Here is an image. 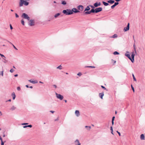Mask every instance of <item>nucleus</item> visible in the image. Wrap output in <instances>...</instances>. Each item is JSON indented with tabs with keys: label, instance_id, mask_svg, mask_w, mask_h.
<instances>
[{
	"label": "nucleus",
	"instance_id": "nucleus-35",
	"mask_svg": "<svg viewBox=\"0 0 145 145\" xmlns=\"http://www.w3.org/2000/svg\"><path fill=\"white\" fill-rule=\"evenodd\" d=\"M57 69H62V67L61 66V65H60L59 66L57 67Z\"/></svg>",
	"mask_w": 145,
	"mask_h": 145
},
{
	"label": "nucleus",
	"instance_id": "nucleus-52",
	"mask_svg": "<svg viewBox=\"0 0 145 145\" xmlns=\"http://www.w3.org/2000/svg\"><path fill=\"white\" fill-rule=\"evenodd\" d=\"M115 118V116H114L112 118V121H114Z\"/></svg>",
	"mask_w": 145,
	"mask_h": 145
},
{
	"label": "nucleus",
	"instance_id": "nucleus-44",
	"mask_svg": "<svg viewBox=\"0 0 145 145\" xmlns=\"http://www.w3.org/2000/svg\"><path fill=\"white\" fill-rule=\"evenodd\" d=\"M12 46H13V48L14 49H15L16 50H18L17 48L14 46V44Z\"/></svg>",
	"mask_w": 145,
	"mask_h": 145
},
{
	"label": "nucleus",
	"instance_id": "nucleus-4",
	"mask_svg": "<svg viewBox=\"0 0 145 145\" xmlns=\"http://www.w3.org/2000/svg\"><path fill=\"white\" fill-rule=\"evenodd\" d=\"M22 17L25 19H27L28 20H29V17L27 14H25V13H23L22 14Z\"/></svg>",
	"mask_w": 145,
	"mask_h": 145
},
{
	"label": "nucleus",
	"instance_id": "nucleus-20",
	"mask_svg": "<svg viewBox=\"0 0 145 145\" xmlns=\"http://www.w3.org/2000/svg\"><path fill=\"white\" fill-rule=\"evenodd\" d=\"M125 56L127 57H129L130 55L129 54V52L127 51H126V53L125 54Z\"/></svg>",
	"mask_w": 145,
	"mask_h": 145
},
{
	"label": "nucleus",
	"instance_id": "nucleus-27",
	"mask_svg": "<svg viewBox=\"0 0 145 145\" xmlns=\"http://www.w3.org/2000/svg\"><path fill=\"white\" fill-rule=\"evenodd\" d=\"M16 108V107H15L14 106H13L10 109L12 110H14Z\"/></svg>",
	"mask_w": 145,
	"mask_h": 145
},
{
	"label": "nucleus",
	"instance_id": "nucleus-43",
	"mask_svg": "<svg viewBox=\"0 0 145 145\" xmlns=\"http://www.w3.org/2000/svg\"><path fill=\"white\" fill-rule=\"evenodd\" d=\"M0 140H1V143H2V142H6V141H5L4 142H3V139L2 138H0Z\"/></svg>",
	"mask_w": 145,
	"mask_h": 145
},
{
	"label": "nucleus",
	"instance_id": "nucleus-55",
	"mask_svg": "<svg viewBox=\"0 0 145 145\" xmlns=\"http://www.w3.org/2000/svg\"><path fill=\"white\" fill-rule=\"evenodd\" d=\"M110 130L111 131H113L112 127V126H111L110 127Z\"/></svg>",
	"mask_w": 145,
	"mask_h": 145
},
{
	"label": "nucleus",
	"instance_id": "nucleus-22",
	"mask_svg": "<svg viewBox=\"0 0 145 145\" xmlns=\"http://www.w3.org/2000/svg\"><path fill=\"white\" fill-rule=\"evenodd\" d=\"M12 95L13 97V100H14L16 98V96L15 94V93L14 92L12 93Z\"/></svg>",
	"mask_w": 145,
	"mask_h": 145
},
{
	"label": "nucleus",
	"instance_id": "nucleus-13",
	"mask_svg": "<svg viewBox=\"0 0 145 145\" xmlns=\"http://www.w3.org/2000/svg\"><path fill=\"white\" fill-rule=\"evenodd\" d=\"M119 4L118 2H115L114 4L111 7L112 9H113L114 7Z\"/></svg>",
	"mask_w": 145,
	"mask_h": 145
},
{
	"label": "nucleus",
	"instance_id": "nucleus-9",
	"mask_svg": "<svg viewBox=\"0 0 145 145\" xmlns=\"http://www.w3.org/2000/svg\"><path fill=\"white\" fill-rule=\"evenodd\" d=\"M71 11L72 12V14L73 13V12L75 13H77L78 12H80V11L78 10L76 8H73L71 10Z\"/></svg>",
	"mask_w": 145,
	"mask_h": 145
},
{
	"label": "nucleus",
	"instance_id": "nucleus-30",
	"mask_svg": "<svg viewBox=\"0 0 145 145\" xmlns=\"http://www.w3.org/2000/svg\"><path fill=\"white\" fill-rule=\"evenodd\" d=\"M133 47H134V49L135 52L136 53V48L135 47V43H134V44L133 45Z\"/></svg>",
	"mask_w": 145,
	"mask_h": 145
},
{
	"label": "nucleus",
	"instance_id": "nucleus-5",
	"mask_svg": "<svg viewBox=\"0 0 145 145\" xmlns=\"http://www.w3.org/2000/svg\"><path fill=\"white\" fill-rule=\"evenodd\" d=\"M56 97L58 99H59L60 100H62L63 99V95L57 93H56Z\"/></svg>",
	"mask_w": 145,
	"mask_h": 145
},
{
	"label": "nucleus",
	"instance_id": "nucleus-16",
	"mask_svg": "<svg viewBox=\"0 0 145 145\" xmlns=\"http://www.w3.org/2000/svg\"><path fill=\"white\" fill-rule=\"evenodd\" d=\"M140 138L141 140H145V137L143 134H142L140 135Z\"/></svg>",
	"mask_w": 145,
	"mask_h": 145
},
{
	"label": "nucleus",
	"instance_id": "nucleus-11",
	"mask_svg": "<svg viewBox=\"0 0 145 145\" xmlns=\"http://www.w3.org/2000/svg\"><path fill=\"white\" fill-rule=\"evenodd\" d=\"M78 8L80 11H82L84 8V7L82 5H79L78 6Z\"/></svg>",
	"mask_w": 145,
	"mask_h": 145
},
{
	"label": "nucleus",
	"instance_id": "nucleus-39",
	"mask_svg": "<svg viewBox=\"0 0 145 145\" xmlns=\"http://www.w3.org/2000/svg\"><path fill=\"white\" fill-rule=\"evenodd\" d=\"M14 71V69H11L10 70V72H11V73H12Z\"/></svg>",
	"mask_w": 145,
	"mask_h": 145
},
{
	"label": "nucleus",
	"instance_id": "nucleus-41",
	"mask_svg": "<svg viewBox=\"0 0 145 145\" xmlns=\"http://www.w3.org/2000/svg\"><path fill=\"white\" fill-rule=\"evenodd\" d=\"M82 74L80 72H79L77 74V75L78 76H80L82 75Z\"/></svg>",
	"mask_w": 145,
	"mask_h": 145
},
{
	"label": "nucleus",
	"instance_id": "nucleus-64",
	"mask_svg": "<svg viewBox=\"0 0 145 145\" xmlns=\"http://www.w3.org/2000/svg\"><path fill=\"white\" fill-rule=\"evenodd\" d=\"M25 86L27 88H29V86L28 85H26Z\"/></svg>",
	"mask_w": 145,
	"mask_h": 145
},
{
	"label": "nucleus",
	"instance_id": "nucleus-25",
	"mask_svg": "<svg viewBox=\"0 0 145 145\" xmlns=\"http://www.w3.org/2000/svg\"><path fill=\"white\" fill-rule=\"evenodd\" d=\"M85 127L86 128H87V129L88 130H89L91 128V127L90 126H85Z\"/></svg>",
	"mask_w": 145,
	"mask_h": 145
},
{
	"label": "nucleus",
	"instance_id": "nucleus-2",
	"mask_svg": "<svg viewBox=\"0 0 145 145\" xmlns=\"http://www.w3.org/2000/svg\"><path fill=\"white\" fill-rule=\"evenodd\" d=\"M62 12L64 14L66 15H69L72 14V12L71 11V10L70 9L63 10Z\"/></svg>",
	"mask_w": 145,
	"mask_h": 145
},
{
	"label": "nucleus",
	"instance_id": "nucleus-42",
	"mask_svg": "<svg viewBox=\"0 0 145 145\" xmlns=\"http://www.w3.org/2000/svg\"><path fill=\"white\" fill-rule=\"evenodd\" d=\"M0 56L2 57H3V58H6V57H5V56L2 54H0Z\"/></svg>",
	"mask_w": 145,
	"mask_h": 145
},
{
	"label": "nucleus",
	"instance_id": "nucleus-54",
	"mask_svg": "<svg viewBox=\"0 0 145 145\" xmlns=\"http://www.w3.org/2000/svg\"><path fill=\"white\" fill-rule=\"evenodd\" d=\"M112 61H113V62H114V65L116 63V61H115V60H113V59H112Z\"/></svg>",
	"mask_w": 145,
	"mask_h": 145
},
{
	"label": "nucleus",
	"instance_id": "nucleus-59",
	"mask_svg": "<svg viewBox=\"0 0 145 145\" xmlns=\"http://www.w3.org/2000/svg\"><path fill=\"white\" fill-rule=\"evenodd\" d=\"M59 120V119H58V118H57L54 121H57V120Z\"/></svg>",
	"mask_w": 145,
	"mask_h": 145
},
{
	"label": "nucleus",
	"instance_id": "nucleus-12",
	"mask_svg": "<svg viewBox=\"0 0 145 145\" xmlns=\"http://www.w3.org/2000/svg\"><path fill=\"white\" fill-rule=\"evenodd\" d=\"M135 56V54L133 53V52L132 53L131 55V62L132 63H133L134 61V56Z\"/></svg>",
	"mask_w": 145,
	"mask_h": 145
},
{
	"label": "nucleus",
	"instance_id": "nucleus-17",
	"mask_svg": "<svg viewBox=\"0 0 145 145\" xmlns=\"http://www.w3.org/2000/svg\"><path fill=\"white\" fill-rule=\"evenodd\" d=\"M29 81V82L33 84H36L38 82L37 80L33 81L32 80H30Z\"/></svg>",
	"mask_w": 145,
	"mask_h": 145
},
{
	"label": "nucleus",
	"instance_id": "nucleus-60",
	"mask_svg": "<svg viewBox=\"0 0 145 145\" xmlns=\"http://www.w3.org/2000/svg\"><path fill=\"white\" fill-rule=\"evenodd\" d=\"M114 121H112V125H113L114 124Z\"/></svg>",
	"mask_w": 145,
	"mask_h": 145
},
{
	"label": "nucleus",
	"instance_id": "nucleus-56",
	"mask_svg": "<svg viewBox=\"0 0 145 145\" xmlns=\"http://www.w3.org/2000/svg\"><path fill=\"white\" fill-rule=\"evenodd\" d=\"M50 112H51V113H53L54 112V111H52V110H51L50 111Z\"/></svg>",
	"mask_w": 145,
	"mask_h": 145
},
{
	"label": "nucleus",
	"instance_id": "nucleus-19",
	"mask_svg": "<svg viewBox=\"0 0 145 145\" xmlns=\"http://www.w3.org/2000/svg\"><path fill=\"white\" fill-rule=\"evenodd\" d=\"M89 7L90 6H89V5L88 6H87V7L85 9L84 12H85V11H88V10H89L90 9V8Z\"/></svg>",
	"mask_w": 145,
	"mask_h": 145
},
{
	"label": "nucleus",
	"instance_id": "nucleus-3",
	"mask_svg": "<svg viewBox=\"0 0 145 145\" xmlns=\"http://www.w3.org/2000/svg\"><path fill=\"white\" fill-rule=\"evenodd\" d=\"M103 8L102 7H99L96 8L95 9H93V11L94 13H97L101 11Z\"/></svg>",
	"mask_w": 145,
	"mask_h": 145
},
{
	"label": "nucleus",
	"instance_id": "nucleus-29",
	"mask_svg": "<svg viewBox=\"0 0 145 145\" xmlns=\"http://www.w3.org/2000/svg\"><path fill=\"white\" fill-rule=\"evenodd\" d=\"M113 54L114 55H118L119 54V53L117 51H115L114 52Z\"/></svg>",
	"mask_w": 145,
	"mask_h": 145
},
{
	"label": "nucleus",
	"instance_id": "nucleus-15",
	"mask_svg": "<svg viewBox=\"0 0 145 145\" xmlns=\"http://www.w3.org/2000/svg\"><path fill=\"white\" fill-rule=\"evenodd\" d=\"M107 2L108 3L112 4L114 3L115 1H114L113 0H109L107 1Z\"/></svg>",
	"mask_w": 145,
	"mask_h": 145
},
{
	"label": "nucleus",
	"instance_id": "nucleus-6",
	"mask_svg": "<svg viewBox=\"0 0 145 145\" xmlns=\"http://www.w3.org/2000/svg\"><path fill=\"white\" fill-rule=\"evenodd\" d=\"M94 13L93 11V9H92L90 10L84 12V14L85 15L89 14L91 13Z\"/></svg>",
	"mask_w": 145,
	"mask_h": 145
},
{
	"label": "nucleus",
	"instance_id": "nucleus-1",
	"mask_svg": "<svg viewBox=\"0 0 145 145\" xmlns=\"http://www.w3.org/2000/svg\"><path fill=\"white\" fill-rule=\"evenodd\" d=\"M29 4V3L27 1L25 0H20L19 4V6L20 7H22L24 5L25 6H27Z\"/></svg>",
	"mask_w": 145,
	"mask_h": 145
},
{
	"label": "nucleus",
	"instance_id": "nucleus-26",
	"mask_svg": "<svg viewBox=\"0 0 145 145\" xmlns=\"http://www.w3.org/2000/svg\"><path fill=\"white\" fill-rule=\"evenodd\" d=\"M86 67H87V68H95V66H86Z\"/></svg>",
	"mask_w": 145,
	"mask_h": 145
},
{
	"label": "nucleus",
	"instance_id": "nucleus-31",
	"mask_svg": "<svg viewBox=\"0 0 145 145\" xmlns=\"http://www.w3.org/2000/svg\"><path fill=\"white\" fill-rule=\"evenodd\" d=\"M77 142L78 143V144H76V145H80L81 144L80 143L79 141V140L78 139H76V141H75V142Z\"/></svg>",
	"mask_w": 145,
	"mask_h": 145
},
{
	"label": "nucleus",
	"instance_id": "nucleus-53",
	"mask_svg": "<svg viewBox=\"0 0 145 145\" xmlns=\"http://www.w3.org/2000/svg\"><path fill=\"white\" fill-rule=\"evenodd\" d=\"M128 58L129 59H130L131 60H131H132V59H131V56H130L129 57H128Z\"/></svg>",
	"mask_w": 145,
	"mask_h": 145
},
{
	"label": "nucleus",
	"instance_id": "nucleus-51",
	"mask_svg": "<svg viewBox=\"0 0 145 145\" xmlns=\"http://www.w3.org/2000/svg\"><path fill=\"white\" fill-rule=\"evenodd\" d=\"M117 132L118 133V134L119 136H121V134L119 132H118V131H117Z\"/></svg>",
	"mask_w": 145,
	"mask_h": 145
},
{
	"label": "nucleus",
	"instance_id": "nucleus-45",
	"mask_svg": "<svg viewBox=\"0 0 145 145\" xmlns=\"http://www.w3.org/2000/svg\"><path fill=\"white\" fill-rule=\"evenodd\" d=\"M17 89L18 91H20L21 90V88L20 87H18L17 88Z\"/></svg>",
	"mask_w": 145,
	"mask_h": 145
},
{
	"label": "nucleus",
	"instance_id": "nucleus-63",
	"mask_svg": "<svg viewBox=\"0 0 145 145\" xmlns=\"http://www.w3.org/2000/svg\"><path fill=\"white\" fill-rule=\"evenodd\" d=\"M18 76V74H16L14 75V76L15 77H17Z\"/></svg>",
	"mask_w": 145,
	"mask_h": 145
},
{
	"label": "nucleus",
	"instance_id": "nucleus-58",
	"mask_svg": "<svg viewBox=\"0 0 145 145\" xmlns=\"http://www.w3.org/2000/svg\"><path fill=\"white\" fill-rule=\"evenodd\" d=\"M53 86L55 88H57V86L56 85H53Z\"/></svg>",
	"mask_w": 145,
	"mask_h": 145
},
{
	"label": "nucleus",
	"instance_id": "nucleus-38",
	"mask_svg": "<svg viewBox=\"0 0 145 145\" xmlns=\"http://www.w3.org/2000/svg\"><path fill=\"white\" fill-rule=\"evenodd\" d=\"M131 88L133 90V92H134L135 91V90L134 88L133 87L132 84H131Z\"/></svg>",
	"mask_w": 145,
	"mask_h": 145
},
{
	"label": "nucleus",
	"instance_id": "nucleus-49",
	"mask_svg": "<svg viewBox=\"0 0 145 145\" xmlns=\"http://www.w3.org/2000/svg\"><path fill=\"white\" fill-rule=\"evenodd\" d=\"M6 41H7L10 44H11L12 46L13 45V44H12L11 42H10L9 41H8V40H6Z\"/></svg>",
	"mask_w": 145,
	"mask_h": 145
},
{
	"label": "nucleus",
	"instance_id": "nucleus-50",
	"mask_svg": "<svg viewBox=\"0 0 145 145\" xmlns=\"http://www.w3.org/2000/svg\"><path fill=\"white\" fill-rule=\"evenodd\" d=\"M28 123H24L22 124V125H26L28 124Z\"/></svg>",
	"mask_w": 145,
	"mask_h": 145
},
{
	"label": "nucleus",
	"instance_id": "nucleus-37",
	"mask_svg": "<svg viewBox=\"0 0 145 145\" xmlns=\"http://www.w3.org/2000/svg\"><path fill=\"white\" fill-rule=\"evenodd\" d=\"M5 58H3V59L4 60V61H3V62L4 63H6L8 61L7 60L5 59Z\"/></svg>",
	"mask_w": 145,
	"mask_h": 145
},
{
	"label": "nucleus",
	"instance_id": "nucleus-18",
	"mask_svg": "<svg viewBox=\"0 0 145 145\" xmlns=\"http://www.w3.org/2000/svg\"><path fill=\"white\" fill-rule=\"evenodd\" d=\"M75 114L77 116H78L80 115V112L78 110H76L75 111Z\"/></svg>",
	"mask_w": 145,
	"mask_h": 145
},
{
	"label": "nucleus",
	"instance_id": "nucleus-62",
	"mask_svg": "<svg viewBox=\"0 0 145 145\" xmlns=\"http://www.w3.org/2000/svg\"><path fill=\"white\" fill-rule=\"evenodd\" d=\"M11 101V99H9V100H8V101H6V102H7V101H9V102H10Z\"/></svg>",
	"mask_w": 145,
	"mask_h": 145
},
{
	"label": "nucleus",
	"instance_id": "nucleus-23",
	"mask_svg": "<svg viewBox=\"0 0 145 145\" xmlns=\"http://www.w3.org/2000/svg\"><path fill=\"white\" fill-rule=\"evenodd\" d=\"M32 127V126L31 125H25L23 126V127L24 128H25L27 127H29L30 128H31Z\"/></svg>",
	"mask_w": 145,
	"mask_h": 145
},
{
	"label": "nucleus",
	"instance_id": "nucleus-48",
	"mask_svg": "<svg viewBox=\"0 0 145 145\" xmlns=\"http://www.w3.org/2000/svg\"><path fill=\"white\" fill-rule=\"evenodd\" d=\"M15 15L16 17V18H18L19 17V16L18 15L17 13H15Z\"/></svg>",
	"mask_w": 145,
	"mask_h": 145
},
{
	"label": "nucleus",
	"instance_id": "nucleus-61",
	"mask_svg": "<svg viewBox=\"0 0 145 145\" xmlns=\"http://www.w3.org/2000/svg\"><path fill=\"white\" fill-rule=\"evenodd\" d=\"M4 142H2L1 143V145H4Z\"/></svg>",
	"mask_w": 145,
	"mask_h": 145
},
{
	"label": "nucleus",
	"instance_id": "nucleus-57",
	"mask_svg": "<svg viewBox=\"0 0 145 145\" xmlns=\"http://www.w3.org/2000/svg\"><path fill=\"white\" fill-rule=\"evenodd\" d=\"M4 133H5L4 132L3 133V137H5V135Z\"/></svg>",
	"mask_w": 145,
	"mask_h": 145
},
{
	"label": "nucleus",
	"instance_id": "nucleus-36",
	"mask_svg": "<svg viewBox=\"0 0 145 145\" xmlns=\"http://www.w3.org/2000/svg\"><path fill=\"white\" fill-rule=\"evenodd\" d=\"M132 76L133 78V79L134 81H136V78H135V77L133 74H132Z\"/></svg>",
	"mask_w": 145,
	"mask_h": 145
},
{
	"label": "nucleus",
	"instance_id": "nucleus-28",
	"mask_svg": "<svg viewBox=\"0 0 145 145\" xmlns=\"http://www.w3.org/2000/svg\"><path fill=\"white\" fill-rule=\"evenodd\" d=\"M66 2L65 1H62L61 4L63 5H65L66 4Z\"/></svg>",
	"mask_w": 145,
	"mask_h": 145
},
{
	"label": "nucleus",
	"instance_id": "nucleus-34",
	"mask_svg": "<svg viewBox=\"0 0 145 145\" xmlns=\"http://www.w3.org/2000/svg\"><path fill=\"white\" fill-rule=\"evenodd\" d=\"M21 23L23 25H24V21L23 19H22L21 20Z\"/></svg>",
	"mask_w": 145,
	"mask_h": 145
},
{
	"label": "nucleus",
	"instance_id": "nucleus-24",
	"mask_svg": "<svg viewBox=\"0 0 145 145\" xmlns=\"http://www.w3.org/2000/svg\"><path fill=\"white\" fill-rule=\"evenodd\" d=\"M60 15V13H57L54 16V17L55 18H56L58 16Z\"/></svg>",
	"mask_w": 145,
	"mask_h": 145
},
{
	"label": "nucleus",
	"instance_id": "nucleus-40",
	"mask_svg": "<svg viewBox=\"0 0 145 145\" xmlns=\"http://www.w3.org/2000/svg\"><path fill=\"white\" fill-rule=\"evenodd\" d=\"M3 71H2L1 72H0V75H2V76H3Z\"/></svg>",
	"mask_w": 145,
	"mask_h": 145
},
{
	"label": "nucleus",
	"instance_id": "nucleus-33",
	"mask_svg": "<svg viewBox=\"0 0 145 145\" xmlns=\"http://www.w3.org/2000/svg\"><path fill=\"white\" fill-rule=\"evenodd\" d=\"M101 87L102 88L104 89V90H106V91H108V89H106V88L104 86L101 85Z\"/></svg>",
	"mask_w": 145,
	"mask_h": 145
},
{
	"label": "nucleus",
	"instance_id": "nucleus-7",
	"mask_svg": "<svg viewBox=\"0 0 145 145\" xmlns=\"http://www.w3.org/2000/svg\"><path fill=\"white\" fill-rule=\"evenodd\" d=\"M129 23H128L126 27L124 28L123 29V31L124 32H126L129 30Z\"/></svg>",
	"mask_w": 145,
	"mask_h": 145
},
{
	"label": "nucleus",
	"instance_id": "nucleus-10",
	"mask_svg": "<svg viewBox=\"0 0 145 145\" xmlns=\"http://www.w3.org/2000/svg\"><path fill=\"white\" fill-rule=\"evenodd\" d=\"M101 5V4L100 2H97L94 3L93 5L95 7H98L100 6Z\"/></svg>",
	"mask_w": 145,
	"mask_h": 145
},
{
	"label": "nucleus",
	"instance_id": "nucleus-46",
	"mask_svg": "<svg viewBox=\"0 0 145 145\" xmlns=\"http://www.w3.org/2000/svg\"><path fill=\"white\" fill-rule=\"evenodd\" d=\"M89 6L91 8H92V9H94L95 8V7L91 5H89Z\"/></svg>",
	"mask_w": 145,
	"mask_h": 145
},
{
	"label": "nucleus",
	"instance_id": "nucleus-14",
	"mask_svg": "<svg viewBox=\"0 0 145 145\" xmlns=\"http://www.w3.org/2000/svg\"><path fill=\"white\" fill-rule=\"evenodd\" d=\"M104 95V92H103L102 93H100L99 94V96L101 99L103 98V97Z\"/></svg>",
	"mask_w": 145,
	"mask_h": 145
},
{
	"label": "nucleus",
	"instance_id": "nucleus-47",
	"mask_svg": "<svg viewBox=\"0 0 145 145\" xmlns=\"http://www.w3.org/2000/svg\"><path fill=\"white\" fill-rule=\"evenodd\" d=\"M10 29L11 30L12 29H13V27H12V25L11 24H10Z\"/></svg>",
	"mask_w": 145,
	"mask_h": 145
},
{
	"label": "nucleus",
	"instance_id": "nucleus-21",
	"mask_svg": "<svg viewBox=\"0 0 145 145\" xmlns=\"http://www.w3.org/2000/svg\"><path fill=\"white\" fill-rule=\"evenodd\" d=\"M102 3L105 6H107L109 5L108 3H106L104 1H103L102 2Z\"/></svg>",
	"mask_w": 145,
	"mask_h": 145
},
{
	"label": "nucleus",
	"instance_id": "nucleus-32",
	"mask_svg": "<svg viewBox=\"0 0 145 145\" xmlns=\"http://www.w3.org/2000/svg\"><path fill=\"white\" fill-rule=\"evenodd\" d=\"M117 35L116 34H114V35L112 36V37L113 38H115L117 37Z\"/></svg>",
	"mask_w": 145,
	"mask_h": 145
},
{
	"label": "nucleus",
	"instance_id": "nucleus-8",
	"mask_svg": "<svg viewBox=\"0 0 145 145\" xmlns=\"http://www.w3.org/2000/svg\"><path fill=\"white\" fill-rule=\"evenodd\" d=\"M30 22L28 24L30 26H32L34 25L35 24L34 20H31L29 21Z\"/></svg>",
	"mask_w": 145,
	"mask_h": 145
}]
</instances>
